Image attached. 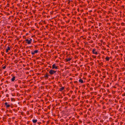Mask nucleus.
Segmentation results:
<instances>
[{
    "label": "nucleus",
    "instance_id": "obj_1",
    "mask_svg": "<svg viewBox=\"0 0 125 125\" xmlns=\"http://www.w3.org/2000/svg\"><path fill=\"white\" fill-rule=\"evenodd\" d=\"M26 43L28 44H30L32 42V39L30 38H29L28 39H27L25 40Z\"/></svg>",
    "mask_w": 125,
    "mask_h": 125
},
{
    "label": "nucleus",
    "instance_id": "obj_2",
    "mask_svg": "<svg viewBox=\"0 0 125 125\" xmlns=\"http://www.w3.org/2000/svg\"><path fill=\"white\" fill-rule=\"evenodd\" d=\"M58 66L55 63L53 64L52 66V69H57L58 68Z\"/></svg>",
    "mask_w": 125,
    "mask_h": 125
},
{
    "label": "nucleus",
    "instance_id": "obj_3",
    "mask_svg": "<svg viewBox=\"0 0 125 125\" xmlns=\"http://www.w3.org/2000/svg\"><path fill=\"white\" fill-rule=\"evenodd\" d=\"M56 72V71H54L52 70H51L49 72V73L51 75H52Z\"/></svg>",
    "mask_w": 125,
    "mask_h": 125
},
{
    "label": "nucleus",
    "instance_id": "obj_4",
    "mask_svg": "<svg viewBox=\"0 0 125 125\" xmlns=\"http://www.w3.org/2000/svg\"><path fill=\"white\" fill-rule=\"evenodd\" d=\"M92 52L93 54L96 55H97L98 54V53L97 51L96 50L95 48H94L93 49Z\"/></svg>",
    "mask_w": 125,
    "mask_h": 125
},
{
    "label": "nucleus",
    "instance_id": "obj_5",
    "mask_svg": "<svg viewBox=\"0 0 125 125\" xmlns=\"http://www.w3.org/2000/svg\"><path fill=\"white\" fill-rule=\"evenodd\" d=\"M38 52V50H36L34 51H32L31 52V54L32 55H34L36 53H37Z\"/></svg>",
    "mask_w": 125,
    "mask_h": 125
},
{
    "label": "nucleus",
    "instance_id": "obj_6",
    "mask_svg": "<svg viewBox=\"0 0 125 125\" xmlns=\"http://www.w3.org/2000/svg\"><path fill=\"white\" fill-rule=\"evenodd\" d=\"M4 104L6 106L7 108L9 107L10 106V105L8 104V103L7 102H5L4 103Z\"/></svg>",
    "mask_w": 125,
    "mask_h": 125
},
{
    "label": "nucleus",
    "instance_id": "obj_7",
    "mask_svg": "<svg viewBox=\"0 0 125 125\" xmlns=\"http://www.w3.org/2000/svg\"><path fill=\"white\" fill-rule=\"evenodd\" d=\"M10 50V47L9 46H8L7 48L6 49V53L8 52H9V50Z\"/></svg>",
    "mask_w": 125,
    "mask_h": 125
},
{
    "label": "nucleus",
    "instance_id": "obj_8",
    "mask_svg": "<svg viewBox=\"0 0 125 125\" xmlns=\"http://www.w3.org/2000/svg\"><path fill=\"white\" fill-rule=\"evenodd\" d=\"M64 89V87H62L61 88H59V91H62Z\"/></svg>",
    "mask_w": 125,
    "mask_h": 125
},
{
    "label": "nucleus",
    "instance_id": "obj_9",
    "mask_svg": "<svg viewBox=\"0 0 125 125\" xmlns=\"http://www.w3.org/2000/svg\"><path fill=\"white\" fill-rule=\"evenodd\" d=\"M37 120L36 119L33 120H32V122H33V123H36L37 122Z\"/></svg>",
    "mask_w": 125,
    "mask_h": 125
},
{
    "label": "nucleus",
    "instance_id": "obj_10",
    "mask_svg": "<svg viewBox=\"0 0 125 125\" xmlns=\"http://www.w3.org/2000/svg\"><path fill=\"white\" fill-rule=\"evenodd\" d=\"M15 76H13L12 77V79H11V81H12V82L14 81V80H15Z\"/></svg>",
    "mask_w": 125,
    "mask_h": 125
},
{
    "label": "nucleus",
    "instance_id": "obj_11",
    "mask_svg": "<svg viewBox=\"0 0 125 125\" xmlns=\"http://www.w3.org/2000/svg\"><path fill=\"white\" fill-rule=\"evenodd\" d=\"M79 82L82 83H83V81L81 79H80L79 80Z\"/></svg>",
    "mask_w": 125,
    "mask_h": 125
},
{
    "label": "nucleus",
    "instance_id": "obj_12",
    "mask_svg": "<svg viewBox=\"0 0 125 125\" xmlns=\"http://www.w3.org/2000/svg\"><path fill=\"white\" fill-rule=\"evenodd\" d=\"M48 74H46L44 76V77L46 79H47L48 78Z\"/></svg>",
    "mask_w": 125,
    "mask_h": 125
},
{
    "label": "nucleus",
    "instance_id": "obj_13",
    "mask_svg": "<svg viewBox=\"0 0 125 125\" xmlns=\"http://www.w3.org/2000/svg\"><path fill=\"white\" fill-rule=\"evenodd\" d=\"M109 59H110V58H109L108 57H106L105 58V59L106 60V61H108L109 60Z\"/></svg>",
    "mask_w": 125,
    "mask_h": 125
},
{
    "label": "nucleus",
    "instance_id": "obj_14",
    "mask_svg": "<svg viewBox=\"0 0 125 125\" xmlns=\"http://www.w3.org/2000/svg\"><path fill=\"white\" fill-rule=\"evenodd\" d=\"M71 60L70 58H69L68 59H67L66 60L68 62L69 61Z\"/></svg>",
    "mask_w": 125,
    "mask_h": 125
},
{
    "label": "nucleus",
    "instance_id": "obj_15",
    "mask_svg": "<svg viewBox=\"0 0 125 125\" xmlns=\"http://www.w3.org/2000/svg\"><path fill=\"white\" fill-rule=\"evenodd\" d=\"M6 66L5 65L4 66H3L2 67V68L3 69H4L6 68Z\"/></svg>",
    "mask_w": 125,
    "mask_h": 125
},
{
    "label": "nucleus",
    "instance_id": "obj_16",
    "mask_svg": "<svg viewBox=\"0 0 125 125\" xmlns=\"http://www.w3.org/2000/svg\"><path fill=\"white\" fill-rule=\"evenodd\" d=\"M92 56L94 58H96V56Z\"/></svg>",
    "mask_w": 125,
    "mask_h": 125
},
{
    "label": "nucleus",
    "instance_id": "obj_17",
    "mask_svg": "<svg viewBox=\"0 0 125 125\" xmlns=\"http://www.w3.org/2000/svg\"><path fill=\"white\" fill-rule=\"evenodd\" d=\"M15 86L16 87H17L18 86V85H15Z\"/></svg>",
    "mask_w": 125,
    "mask_h": 125
}]
</instances>
